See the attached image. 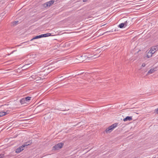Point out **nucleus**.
I'll list each match as a JSON object with an SVG mask.
<instances>
[{"label": "nucleus", "instance_id": "16", "mask_svg": "<svg viewBox=\"0 0 158 158\" xmlns=\"http://www.w3.org/2000/svg\"><path fill=\"white\" fill-rule=\"evenodd\" d=\"M152 54H151V53L149 51L147 54V57L148 58H149L152 56Z\"/></svg>", "mask_w": 158, "mask_h": 158}, {"label": "nucleus", "instance_id": "12", "mask_svg": "<svg viewBox=\"0 0 158 158\" xmlns=\"http://www.w3.org/2000/svg\"><path fill=\"white\" fill-rule=\"evenodd\" d=\"M42 37H48L51 35V34L50 33H48L47 34H43L41 35Z\"/></svg>", "mask_w": 158, "mask_h": 158}, {"label": "nucleus", "instance_id": "3", "mask_svg": "<svg viewBox=\"0 0 158 158\" xmlns=\"http://www.w3.org/2000/svg\"><path fill=\"white\" fill-rule=\"evenodd\" d=\"M32 98L31 97L27 96L25 98H23L21 99L20 100V102L21 104H27L29 101L31 100V99Z\"/></svg>", "mask_w": 158, "mask_h": 158}, {"label": "nucleus", "instance_id": "26", "mask_svg": "<svg viewBox=\"0 0 158 158\" xmlns=\"http://www.w3.org/2000/svg\"><path fill=\"white\" fill-rule=\"evenodd\" d=\"M51 68H52V67H51V68H50V67H49L48 68V69H51Z\"/></svg>", "mask_w": 158, "mask_h": 158}, {"label": "nucleus", "instance_id": "21", "mask_svg": "<svg viewBox=\"0 0 158 158\" xmlns=\"http://www.w3.org/2000/svg\"><path fill=\"white\" fill-rule=\"evenodd\" d=\"M155 113L156 114H158V108L155 109Z\"/></svg>", "mask_w": 158, "mask_h": 158}, {"label": "nucleus", "instance_id": "23", "mask_svg": "<svg viewBox=\"0 0 158 158\" xmlns=\"http://www.w3.org/2000/svg\"><path fill=\"white\" fill-rule=\"evenodd\" d=\"M31 77L34 79H35V76L34 75H32L31 76Z\"/></svg>", "mask_w": 158, "mask_h": 158}, {"label": "nucleus", "instance_id": "27", "mask_svg": "<svg viewBox=\"0 0 158 158\" xmlns=\"http://www.w3.org/2000/svg\"><path fill=\"white\" fill-rule=\"evenodd\" d=\"M26 42H24L22 44H23L24 43H26Z\"/></svg>", "mask_w": 158, "mask_h": 158}, {"label": "nucleus", "instance_id": "19", "mask_svg": "<svg viewBox=\"0 0 158 158\" xmlns=\"http://www.w3.org/2000/svg\"><path fill=\"white\" fill-rule=\"evenodd\" d=\"M5 156L3 154H0V158H4Z\"/></svg>", "mask_w": 158, "mask_h": 158}, {"label": "nucleus", "instance_id": "25", "mask_svg": "<svg viewBox=\"0 0 158 158\" xmlns=\"http://www.w3.org/2000/svg\"><path fill=\"white\" fill-rule=\"evenodd\" d=\"M15 51H13L12 52H11V53H13Z\"/></svg>", "mask_w": 158, "mask_h": 158}, {"label": "nucleus", "instance_id": "15", "mask_svg": "<svg viewBox=\"0 0 158 158\" xmlns=\"http://www.w3.org/2000/svg\"><path fill=\"white\" fill-rule=\"evenodd\" d=\"M57 146H58V148L59 149L61 148L64 145V143H60L57 144Z\"/></svg>", "mask_w": 158, "mask_h": 158}, {"label": "nucleus", "instance_id": "6", "mask_svg": "<svg viewBox=\"0 0 158 158\" xmlns=\"http://www.w3.org/2000/svg\"><path fill=\"white\" fill-rule=\"evenodd\" d=\"M9 113L8 111H7L6 112L4 111H1L0 112V117H2L4 115H5Z\"/></svg>", "mask_w": 158, "mask_h": 158}, {"label": "nucleus", "instance_id": "2", "mask_svg": "<svg viewBox=\"0 0 158 158\" xmlns=\"http://www.w3.org/2000/svg\"><path fill=\"white\" fill-rule=\"evenodd\" d=\"M118 124L117 123H115L109 126L106 129L105 131L106 133H107L111 132L115 127L117 126Z\"/></svg>", "mask_w": 158, "mask_h": 158}, {"label": "nucleus", "instance_id": "1", "mask_svg": "<svg viewBox=\"0 0 158 158\" xmlns=\"http://www.w3.org/2000/svg\"><path fill=\"white\" fill-rule=\"evenodd\" d=\"M53 115V113L49 112L45 114L44 118L46 120L52 121L54 118Z\"/></svg>", "mask_w": 158, "mask_h": 158}, {"label": "nucleus", "instance_id": "7", "mask_svg": "<svg viewBox=\"0 0 158 158\" xmlns=\"http://www.w3.org/2000/svg\"><path fill=\"white\" fill-rule=\"evenodd\" d=\"M132 120V116H127L125 118H124L123 120L124 122L127 121H130Z\"/></svg>", "mask_w": 158, "mask_h": 158}, {"label": "nucleus", "instance_id": "17", "mask_svg": "<svg viewBox=\"0 0 158 158\" xmlns=\"http://www.w3.org/2000/svg\"><path fill=\"white\" fill-rule=\"evenodd\" d=\"M59 148H58V146L56 144L53 147V149L54 150H59Z\"/></svg>", "mask_w": 158, "mask_h": 158}, {"label": "nucleus", "instance_id": "28", "mask_svg": "<svg viewBox=\"0 0 158 158\" xmlns=\"http://www.w3.org/2000/svg\"><path fill=\"white\" fill-rule=\"evenodd\" d=\"M80 57H83V56H81Z\"/></svg>", "mask_w": 158, "mask_h": 158}, {"label": "nucleus", "instance_id": "9", "mask_svg": "<svg viewBox=\"0 0 158 158\" xmlns=\"http://www.w3.org/2000/svg\"><path fill=\"white\" fill-rule=\"evenodd\" d=\"M32 143V141L31 140H30L29 141L25 143L23 145L24 146V148L27 146L31 144Z\"/></svg>", "mask_w": 158, "mask_h": 158}, {"label": "nucleus", "instance_id": "20", "mask_svg": "<svg viewBox=\"0 0 158 158\" xmlns=\"http://www.w3.org/2000/svg\"><path fill=\"white\" fill-rule=\"evenodd\" d=\"M149 51L151 53V54H153L154 53H155V52H156V51H153L151 49L149 50Z\"/></svg>", "mask_w": 158, "mask_h": 158}, {"label": "nucleus", "instance_id": "29", "mask_svg": "<svg viewBox=\"0 0 158 158\" xmlns=\"http://www.w3.org/2000/svg\"><path fill=\"white\" fill-rule=\"evenodd\" d=\"M63 111H65V110H62Z\"/></svg>", "mask_w": 158, "mask_h": 158}, {"label": "nucleus", "instance_id": "5", "mask_svg": "<svg viewBox=\"0 0 158 158\" xmlns=\"http://www.w3.org/2000/svg\"><path fill=\"white\" fill-rule=\"evenodd\" d=\"M24 148V146L23 145H22L16 149L15 152L17 153H20L21 151L24 149L23 148Z\"/></svg>", "mask_w": 158, "mask_h": 158}, {"label": "nucleus", "instance_id": "24", "mask_svg": "<svg viewBox=\"0 0 158 158\" xmlns=\"http://www.w3.org/2000/svg\"><path fill=\"white\" fill-rule=\"evenodd\" d=\"M88 0H83V2H86Z\"/></svg>", "mask_w": 158, "mask_h": 158}, {"label": "nucleus", "instance_id": "8", "mask_svg": "<svg viewBox=\"0 0 158 158\" xmlns=\"http://www.w3.org/2000/svg\"><path fill=\"white\" fill-rule=\"evenodd\" d=\"M131 20H127L124 23V24H125V26H130L131 24Z\"/></svg>", "mask_w": 158, "mask_h": 158}, {"label": "nucleus", "instance_id": "11", "mask_svg": "<svg viewBox=\"0 0 158 158\" xmlns=\"http://www.w3.org/2000/svg\"><path fill=\"white\" fill-rule=\"evenodd\" d=\"M42 38V35H37V36H35L32 39H31L30 40V41H32L33 40H34V39H39V38Z\"/></svg>", "mask_w": 158, "mask_h": 158}, {"label": "nucleus", "instance_id": "22", "mask_svg": "<svg viewBox=\"0 0 158 158\" xmlns=\"http://www.w3.org/2000/svg\"><path fill=\"white\" fill-rule=\"evenodd\" d=\"M146 66V64L145 63H143L142 65V66L143 67H144Z\"/></svg>", "mask_w": 158, "mask_h": 158}, {"label": "nucleus", "instance_id": "4", "mask_svg": "<svg viewBox=\"0 0 158 158\" xmlns=\"http://www.w3.org/2000/svg\"><path fill=\"white\" fill-rule=\"evenodd\" d=\"M54 2V1L53 0H51L48 2H47L44 4V6L45 7L48 6H50Z\"/></svg>", "mask_w": 158, "mask_h": 158}, {"label": "nucleus", "instance_id": "10", "mask_svg": "<svg viewBox=\"0 0 158 158\" xmlns=\"http://www.w3.org/2000/svg\"><path fill=\"white\" fill-rule=\"evenodd\" d=\"M155 71V69H151L148 72L147 74L148 75L152 74Z\"/></svg>", "mask_w": 158, "mask_h": 158}, {"label": "nucleus", "instance_id": "14", "mask_svg": "<svg viewBox=\"0 0 158 158\" xmlns=\"http://www.w3.org/2000/svg\"><path fill=\"white\" fill-rule=\"evenodd\" d=\"M125 25L126 24H124V23H122L119 24V25L118 26V27H119L121 28H122L123 27H126Z\"/></svg>", "mask_w": 158, "mask_h": 158}, {"label": "nucleus", "instance_id": "18", "mask_svg": "<svg viewBox=\"0 0 158 158\" xmlns=\"http://www.w3.org/2000/svg\"><path fill=\"white\" fill-rule=\"evenodd\" d=\"M13 23H14L13 25H14V26H15V25H17L18 24V23H19V21H15Z\"/></svg>", "mask_w": 158, "mask_h": 158}, {"label": "nucleus", "instance_id": "13", "mask_svg": "<svg viewBox=\"0 0 158 158\" xmlns=\"http://www.w3.org/2000/svg\"><path fill=\"white\" fill-rule=\"evenodd\" d=\"M151 49L153 51H157L158 50V46H152L151 48Z\"/></svg>", "mask_w": 158, "mask_h": 158}]
</instances>
